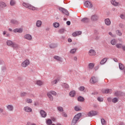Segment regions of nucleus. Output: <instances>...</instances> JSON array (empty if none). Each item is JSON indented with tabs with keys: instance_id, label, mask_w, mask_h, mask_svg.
Instances as JSON below:
<instances>
[{
	"instance_id": "obj_50",
	"label": "nucleus",
	"mask_w": 125,
	"mask_h": 125,
	"mask_svg": "<svg viewBox=\"0 0 125 125\" xmlns=\"http://www.w3.org/2000/svg\"><path fill=\"white\" fill-rule=\"evenodd\" d=\"M116 34L118 36H122V32L119 30L116 31Z\"/></svg>"
},
{
	"instance_id": "obj_7",
	"label": "nucleus",
	"mask_w": 125,
	"mask_h": 125,
	"mask_svg": "<svg viewBox=\"0 0 125 125\" xmlns=\"http://www.w3.org/2000/svg\"><path fill=\"white\" fill-rule=\"evenodd\" d=\"M97 111H94V110H92L89 111L87 115L89 117H93L94 116H96L97 115Z\"/></svg>"
},
{
	"instance_id": "obj_37",
	"label": "nucleus",
	"mask_w": 125,
	"mask_h": 125,
	"mask_svg": "<svg viewBox=\"0 0 125 125\" xmlns=\"http://www.w3.org/2000/svg\"><path fill=\"white\" fill-rule=\"evenodd\" d=\"M78 101H79L80 102H83V101H84V99L83 98V97H82V96H80L77 98Z\"/></svg>"
},
{
	"instance_id": "obj_64",
	"label": "nucleus",
	"mask_w": 125,
	"mask_h": 125,
	"mask_svg": "<svg viewBox=\"0 0 125 125\" xmlns=\"http://www.w3.org/2000/svg\"><path fill=\"white\" fill-rule=\"evenodd\" d=\"M33 125V123H31L30 122H28L27 123V125Z\"/></svg>"
},
{
	"instance_id": "obj_24",
	"label": "nucleus",
	"mask_w": 125,
	"mask_h": 125,
	"mask_svg": "<svg viewBox=\"0 0 125 125\" xmlns=\"http://www.w3.org/2000/svg\"><path fill=\"white\" fill-rule=\"evenodd\" d=\"M42 22L41 21L38 20L36 22V26H37L38 28H40L42 26Z\"/></svg>"
},
{
	"instance_id": "obj_1",
	"label": "nucleus",
	"mask_w": 125,
	"mask_h": 125,
	"mask_svg": "<svg viewBox=\"0 0 125 125\" xmlns=\"http://www.w3.org/2000/svg\"><path fill=\"white\" fill-rule=\"evenodd\" d=\"M81 117H82V113H79L77 115H76L72 121L71 125H76V124L78 123V121H79V120L81 119Z\"/></svg>"
},
{
	"instance_id": "obj_48",
	"label": "nucleus",
	"mask_w": 125,
	"mask_h": 125,
	"mask_svg": "<svg viewBox=\"0 0 125 125\" xmlns=\"http://www.w3.org/2000/svg\"><path fill=\"white\" fill-rule=\"evenodd\" d=\"M74 110L75 111H81V108L80 106H76L74 107Z\"/></svg>"
},
{
	"instance_id": "obj_42",
	"label": "nucleus",
	"mask_w": 125,
	"mask_h": 125,
	"mask_svg": "<svg viewBox=\"0 0 125 125\" xmlns=\"http://www.w3.org/2000/svg\"><path fill=\"white\" fill-rule=\"evenodd\" d=\"M115 46H116V47L117 48H122V47L123 46V44H122V43H117L115 45Z\"/></svg>"
},
{
	"instance_id": "obj_43",
	"label": "nucleus",
	"mask_w": 125,
	"mask_h": 125,
	"mask_svg": "<svg viewBox=\"0 0 125 125\" xmlns=\"http://www.w3.org/2000/svg\"><path fill=\"white\" fill-rule=\"evenodd\" d=\"M101 121L102 125H106V120H105V119L103 118L101 119Z\"/></svg>"
},
{
	"instance_id": "obj_35",
	"label": "nucleus",
	"mask_w": 125,
	"mask_h": 125,
	"mask_svg": "<svg viewBox=\"0 0 125 125\" xmlns=\"http://www.w3.org/2000/svg\"><path fill=\"white\" fill-rule=\"evenodd\" d=\"M76 51H77V48H73L70 50V53H71V54H75Z\"/></svg>"
},
{
	"instance_id": "obj_4",
	"label": "nucleus",
	"mask_w": 125,
	"mask_h": 125,
	"mask_svg": "<svg viewBox=\"0 0 125 125\" xmlns=\"http://www.w3.org/2000/svg\"><path fill=\"white\" fill-rule=\"evenodd\" d=\"M84 5L85 7H87V8H92L93 6L92 3L89 1H85L84 3Z\"/></svg>"
},
{
	"instance_id": "obj_17",
	"label": "nucleus",
	"mask_w": 125,
	"mask_h": 125,
	"mask_svg": "<svg viewBox=\"0 0 125 125\" xmlns=\"http://www.w3.org/2000/svg\"><path fill=\"white\" fill-rule=\"evenodd\" d=\"M104 23L106 26H110L111 25V21L110 19H105L104 20Z\"/></svg>"
},
{
	"instance_id": "obj_8",
	"label": "nucleus",
	"mask_w": 125,
	"mask_h": 125,
	"mask_svg": "<svg viewBox=\"0 0 125 125\" xmlns=\"http://www.w3.org/2000/svg\"><path fill=\"white\" fill-rule=\"evenodd\" d=\"M98 19H99V16L97 15H93L91 17V20L92 21H98Z\"/></svg>"
},
{
	"instance_id": "obj_55",
	"label": "nucleus",
	"mask_w": 125,
	"mask_h": 125,
	"mask_svg": "<svg viewBox=\"0 0 125 125\" xmlns=\"http://www.w3.org/2000/svg\"><path fill=\"white\" fill-rule=\"evenodd\" d=\"M120 28H123L125 27V25L123 23H120L119 25Z\"/></svg>"
},
{
	"instance_id": "obj_47",
	"label": "nucleus",
	"mask_w": 125,
	"mask_h": 125,
	"mask_svg": "<svg viewBox=\"0 0 125 125\" xmlns=\"http://www.w3.org/2000/svg\"><path fill=\"white\" fill-rule=\"evenodd\" d=\"M53 25L55 27V28H58V27H59V23L58 22H55L53 23Z\"/></svg>"
},
{
	"instance_id": "obj_63",
	"label": "nucleus",
	"mask_w": 125,
	"mask_h": 125,
	"mask_svg": "<svg viewBox=\"0 0 125 125\" xmlns=\"http://www.w3.org/2000/svg\"><path fill=\"white\" fill-rule=\"evenodd\" d=\"M113 60L115 61V62H118V59L117 58H114Z\"/></svg>"
},
{
	"instance_id": "obj_18",
	"label": "nucleus",
	"mask_w": 125,
	"mask_h": 125,
	"mask_svg": "<svg viewBox=\"0 0 125 125\" xmlns=\"http://www.w3.org/2000/svg\"><path fill=\"white\" fill-rule=\"evenodd\" d=\"M14 33H19L21 34L23 32V29L22 28H16L14 30Z\"/></svg>"
},
{
	"instance_id": "obj_6",
	"label": "nucleus",
	"mask_w": 125,
	"mask_h": 125,
	"mask_svg": "<svg viewBox=\"0 0 125 125\" xmlns=\"http://www.w3.org/2000/svg\"><path fill=\"white\" fill-rule=\"evenodd\" d=\"M59 10H60V11L63 13V14H65L67 16H69V12L68 11V10H67V9L62 7H60Z\"/></svg>"
},
{
	"instance_id": "obj_51",
	"label": "nucleus",
	"mask_w": 125,
	"mask_h": 125,
	"mask_svg": "<svg viewBox=\"0 0 125 125\" xmlns=\"http://www.w3.org/2000/svg\"><path fill=\"white\" fill-rule=\"evenodd\" d=\"M65 32V29L62 28L59 30L60 34H63Z\"/></svg>"
},
{
	"instance_id": "obj_5",
	"label": "nucleus",
	"mask_w": 125,
	"mask_h": 125,
	"mask_svg": "<svg viewBox=\"0 0 125 125\" xmlns=\"http://www.w3.org/2000/svg\"><path fill=\"white\" fill-rule=\"evenodd\" d=\"M28 65H30V61L28 60H25L21 64V67H23L24 68H26Z\"/></svg>"
},
{
	"instance_id": "obj_62",
	"label": "nucleus",
	"mask_w": 125,
	"mask_h": 125,
	"mask_svg": "<svg viewBox=\"0 0 125 125\" xmlns=\"http://www.w3.org/2000/svg\"><path fill=\"white\" fill-rule=\"evenodd\" d=\"M68 42H72V39L69 38V39H68Z\"/></svg>"
},
{
	"instance_id": "obj_44",
	"label": "nucleus",
	"mask_w": 125,
	"mask_h": 125,
	"mask_svg": "<svg viewBox=\"0 0 125 125\" xmlns=\"http://www.w3.org/2000/svg\"><path fill=\"white\" fill-rule=\"evenodd\" d=\"M57 109L59 111V112H63V111H64V109H63V107L61 106H58L57 107Z\"/></svg>"
},
{
	"instance_id": "obj_52",
	"label": "nucleus",
	"mask_w": 125,
	"mask_h": 125,
	"mask_svg": "<svg viewBox=\"0 0 125 125\" xmlns=\"http://www.w3.org/2000/svg\"><path fill=\"white\" fill-rule=\"evenodd\" d=\"M97 100L99 102H102V101H103V98L100 97H98Z\"/></svg>"
},
{
	"instance_id": "obj_29",
	"label": "nucleus",
	"mask_w": 125,
	"mask_h": 125,
	"mask_svg": "<svg viewBox=\"0 0 125 125\" xmlns=\"http://www.w3.org/2000/svg\"><path fill=\"white\" fill-rule=\"evenodd\" d=\"M106 62H107V58H104L101 61L100 64L101 65H104Z\"/></svg>"
},
{
	"instance_id": "obj_46",
	"label": "nucleus",
	"mask_w": 125,
	"mask_h": 125,
	"mask_svg": "<svg viewBox=\"0 0 125 125\" xmlns=\"http://www.w3.org/2000/svg\"><path fill=\"white\" fill-rule=\"evenodd\" d=\"M119 99L117 98H114L112 99V102H113V103H117Z\"/></svg>"
},
{
	"instance_id": "obj_27",
	"label": "nucleus",
	"mask_w": 125,
	"mask_h": 125,
	"mask_svg": "<svg viewBox=\"0 0 125 125\" xmlns=\"http://www.w3.org/2000/svg\"><path fill=\"white\" fill-rule=\"evenodd\" d=\"M69 96L71 97H74L76 95V91L75 90H72L69 92Z\"/></svg>"
},
{
	"instance_id": "obj_36",
	"label": "nucleus",
	"mask_w": 125,
	"mask_h": 125,
	"mask_svg": "<svg viewBox=\"0 0 125 125\" xmlns=\"http://www.w3.org/2000/svg\"><path fill=\"white\" fill-rule=\"evenodd\" d=\"M110 43L111 44H112V45H115V44L117 43V40H116V39H112Z\"/></svg>"
},
{
	"instance_id": "obj_16",
	"label": "nucleus",
	"mask_w": 125,
	"mask_h": 125,
	"mask_svg": "<svg viewBox=\"0 0 125 125\" xmlns=\"http://www.w3.org/2000/svg\"><path fill=\"white\" fill-rule=\"evenodd\" d=\"M112 91H113L111 89H106L102 90V92H103V93H109V94H111Z\"/></svg>"
},
{
	"instance_id": "obj_26",
	"label": "nucleus",
	"mask_w": 125,
	"mask_h": 125,
	"mask_svg": "<svg viewBox=\"0 0 125 125\" xmlns=\"http://www.w3.org/2000/svg\"><path fill=\"white\" fill-rule=\"evenodd\" d=\"M111 3L115 6H118V5H119V2H117L116 0H111Z\"/></svg>"
},
{
	"instance_id": "obj_34",
	"label": "nucleus",
	"mask_w": 125,
	"mask_h": 125,
	"mask_svg": "<svg viewBox=\"0 0 125 125\" xmlns=\"http://www.w3.org/2000/svg\"><path fill=\"white\" fill-rule=\"evenodd\" d=\"M59 82V79H57L51 82V84H56Z\"/></svg>"
},
{
	"instance_id": "obj_19",
	"label": "nucleus",
	"mask_w": 125,
	"mask_h": 125,
	"mask_svg": "<svg viewBox=\"0 0 125 125\" xmlns=\"http://www.w3.org/2000/svg\"><path fill=\"white\" fill-rule=\"evenodd\" d=\"M14 43V42H13L10 40H7L6 41L7 45H8V46H11V47H12V46L13 45Z\"/></svg>"
},
{
	"instance_id": "obj_56",
	"label": "nucleus",
	"mask_w": 125,
	"mask_h": 125,
	"mask_svg": "<svg viewBox=\"0 0 125 125\" xmlns=\"http://www.w3.org/2000/svg\"><path fill=\"white\" fill-rule=\"evenodd\" d=\"M108 34H109V36H111V37H116V36L115 35L113 34V33H112V32H109Z\"/></svg>"
},
{
	"instance_id": "obj_49",
	"label": "nucleus",
	"mask_w": 125,
	"mask_h": 125,
	"mask_svg": "<svg viewBox=\"0 0 125 125\" xmlns=\"http://www.w3.org/2000/svg\"><path fill=\"white\" fill-rule=\"evenodd\" d=\"M84 86H80L79 89L80 91H83L84 90Z\"/></svg>"
},
{
	"instance_id": "obj_2",
	"label": "nucleus",
	"mask_w": 125,
	"mask_h": 125,
	"mask_svg": "<svg viewBox=\"0 0 125 125\" xmlns=\"http://www.w3.org/2000/svg\"><path fill=\"white\" fill-rule=\"evenodd\" d=\"M22 5L24 6V7H26V8H28L31 10H36V7L33 6L32 5L28 3L23 2Z\"/></svg>"
},
{
	"instance_id": "obj_22",
	"label": "nucleus",
	"mask_w": 125,
	"mask_h": 125,
	"mask_svg": "<svg viewBox=\"0 0 125 125\" xmlns=\"http://www.w3.org/2000/svg\"><path fill=\"white\" fill-rule=\"evenodd\" d=\"M11 23H12V24H14V25H19L20 24L19 21L16 20H12Z\"/></svg>"
},
{
	"instance_id": "obj_28",
	"label": "nucleus",
	"mask_w": 125,
	"mask_h": 125,
	"mask_svg": "<svg viewBox=\"0 0 125 125\" xmlns=\"http://www.w3.org/2000/svg\"><path fill=\"white\" fill-rule=\"evenodd\" d=\"M50 48H55L57 47V43H51L49 44Z\"/></svg>"
},
{
	"instance_id": "obj_45",
	"label": "nucleus",
	"mask_w": 125,
	"mask_h": 125,
	"mask_svg": "<svg viewBox=\"0 0 125 125\" xmlns=\"http://www.w3.org/2000/svg\"><path fill=\"white\" fill-rule=\"evenodd\" d=\"M26 95H28V93L26 92H22L21 93V97H24V96H26Z\"/></svg>"
},
{
	"instance_id": "obj_57",
	"label": "nucleus",
	"mask_w": 125,
	"mask_h": 125,
	"mask_svg": "<svg viewBox=\"0 0 125 125\" xmlns=\"http://www.w3.org/2000/svg\"><path fill=\"white\" fill-rule=\"evenodd\" d=\"M120 18H121V19H125V15H124L123 14L121 15Z\"/></svg>"
},
{
	"instance_id": "obj_59",
	"label": "nucleus",
	"mask_w": 125,
	"mask_h": 125,
	"mask_svg": "<svg viewBox=\"0 0 125 125\" xmlns=\"http://www.w3.org/2000/svg\"><path fill=\"white\" fill-rule=\"evenodd\" d=\"M123 50H124V51H125V45H122V48Z\"/></svg>"
},
{
	"instance_id": "obj_60",
	"label": "nucleus",
	"mask_w": 125,
	"mask_h": 125,
	"mask_svg": "<svg viewBox=\"0 0 125 125\" xmlns=\"http://www.w3.org/2000/svg\"><path fill=\"white\" fill-rule=\"evenodd\" d=\"M107 101L108 102H111V101H112V99H111V98H107Z\"/></svg>"
},
{
	"instance_id": "obj_20",
	"label": "nucleus",
	"mask_w": 125,
	"mask_h": 125,
	"mask_svg": "<svg viewBox=\"0 0 125 125\" xmlns=\"http://www.w3.org/2000/svg\"><path fill=\"white\" fill-rule=\"evenodd\" d=\"M81 22L83 23H88L89 19L88 18H83L81 20Z\"/></svg>"
},
{
	"instance_id": "obj_23",
	"label": "nucleus",
	"mask_w": 125,
	"mask_h": 125,
	"mask_svg": "<svg viewBox=\"0 0 125 125\" xmlns=\"http://www.w3.org/2000/svg\"><path fill=\"white\" fill-rule=\"evenodd\" d=\"M6 71V67H5V66H2L1 68V74L4 75Z\"/></svg>"
},
{
	"instance_id": "obj_14",
	"label": "nucleus",
	"mask_w": 125,
	"mask_h": 125,
	"mask_svg": "<svg viewBox=\"0 0 125 125\" xmlns=\"http://www.w3.org/2000/svg\"><path fill=\"white\" fill-rule=\"evenodd\" d=\"M40 114L42 118H45L46 117V112L43 110H40Z\"/></svg>"
},
{
	"instance_id": "obj_12",
	"label": "nucleus",
	"mask_w": 125,
	"mask_h": 125,
	"mask_svg": "<svg viewBox=\"0 0 125 125\" xmlns=\"http://www.w3.org/2000/svg\"><path fill=\"white\" fill-rule=\"evenodd\" d=\"M12 47H13V49H19V48H20V45H19L17 43L14 42Z\"/></svg>"
},
{
	"instance_id": "obj_41",
	"label": "nucleus",
	"mask_w": 125,
	"mask_h": 125,
	"mask_svg": "<svg viewBox=\"0 0 125 125\" xmlns=\"http://www.w3.org/2000/svg\"><path fill=\"white\" fill-rule=\"evenodd\" d=\"M16 3V1H15V0H11L10 2V4L12 6L15 5Z\"/></svg>"
},
{
	"instance_id": "obj_38",
	"label": "nucleus",
	"mask_w": 125,
	"mask_h": 125,
	"mask_svg": "<svg viewBox=\"0 0 125 125\" xmlns=\"http://www.w3.org/2000/svg\"><path fill=\"white\" fill-rule=\"evenodd\" d=\"M46 125H50L52 124V121L50 119H48L46 121Z\"/></svg>"
},
{
	"instance_id": "obj_30",
	"label": "nucleus",
	"mask_w": 125,
	"mask_h": 125,
	"mask_svg": "<svg viewBox=\"0 0 125 125\" xmlns=\"http://www.w3.org/2000/svg\"><path fill=\"white\" fill-rule=\"evenodd\" d=\"M6 6V4L3 2H0V9Z\"/></svg>"
},
{
	"instance_id": "obj_53",
	"label": "nucleus",
	"mask_w": 125,
	"mask_h": 125,
	"mask_svg": "<svg viewBox=\"0 0 125 125\" xmlns=\"http://www.w3.org/2000/svg\"><path fill=\"white\" fill-rule=\"evenodd\" d=\"M121 94V92L120 91H117L115 93V96H119Z\"/></svg>"
},
{
	"instance_id": "obj_10",
	"label": "nucleus",
	"mask_w": 125,
	"mask_h": 125,
	"mask_svg": "<svg viewBox=\"0 0 125 125\" xmlns=\"http://www.w3.org/2000/svg\"><path fill=\"white\" fill-rule=\"evenodd\" d=\"M88 53L90 56H95V55H96V52H95V50L93 49H90Z\"/></svg>"
},
{
	"instance_id": "obj_11",
	"label": "nucleus",
	"mask_w": 125,
	"mask_h": 125,
	"mask_svg": "<svg viewBox=\"0 0 125 125\" xmlns=\"http://www.w3.org/2000/svg\"><path fill=\"white\" fill-rule=\"evenodd\" d=\"M90 82L91 83H97V82H98V79H97V78L95 77H93L91 78Z\"/></svg>"
},
{
	"instance_id": "obj_3",
	"label": "nucleus",
	"mask_w": 125,
	"mask_h": 125,
	"mask_svg": "<svg viewBox=\"0 0 125 125\" xmlns=\"http://www.w3.org/2000/svg\"><path fill=\"white\" fill-rule=\"evenodd\" d=\"M51 94H52V95L55 96L57 94L56 92L54 91H51L50 92H48L47 94V95L48 97L49 98L50 101H53V97L52 96V95H51Z\"/></svg>"
},
{
	"instance_id": "obj_13",
	"label": "nucleus",
	"mask_w": 125,
	"mask_h": 125,
	"mask_svg": "<svg viewBox=\"0 0 125 125\" xmlns=\"http://www.w3.org/2000/svg\"><path fill=\"white\" fill-rule=\"evenodd\" d=\"M6 108L8 110V111H9L10 112H12L14 109V107L13 105L9 104L6 106Z\"/></svg>"
},
{
	"instance_id": "obj_25",
	"label": "nucleus",
	"mask_w": 125,
	"mask_h": 125,
	"mask_svg": "<svg viewBox=\"0 0 125 125\" xmlns=\"http://www.w3.org/2000/svg\"><path fill=\"white\" fill-rule=\"evenodd\" d=\"M54 59H55V60H57V61H59V62H62V58L58 56H55L54 57Z\"/></svg>"
},
{
	"instance_id": "obj_58",
	"label": "nucleus",
	"mask_w": 125,
	"mask_h": 125,
	"mask_svg": "<svg viewBox=\"0 0 125 125\" xmlns=\"http://www.w3.org/2000/svg\"><path fill=\"white\" fill-rule=\"evenodd\" d=\"M66 24L67 25H68V26H70L71 25V21H66Z\"/></svg>"
},
{
	"instance_id": "obj_21",
	"label": "nucleus",
	"mask_w": 125,
	"mask_h": 125,
	"mask_svg": "<svg viewBox=\"0 0 125 125\" xmlns=\"http://www.w3.org/2000/svg\"><path fill=\"white\" fill-rule=\"evenodd\" d=\"M80 35H82L81 31H76L72 33L73 37H77V36H80Z\"/></svg>"
},
{
	"instance_id": "obj_32",
	"label": "nucleus",
	"mask_w": 125,
	"mask_h": 125,
	"mask_svg": "<svg viewBox=\"0 0 125 125\" xmlns=\"http://www.w3.org/2000/svg\"><path fill=\"white\" fill-rule=\"evenodd\" d=\"M36 84H37V85H42V84H43V82L41 80H38L36 82Z\"/></svg>"
},
{
	"instance_id": "obj_33",
	"label": "nucleus",
	"mask_w": 125,
	"mask_h": 125,
	"mask_svg": "<svg viewBox=\"0 0 125 125\" xmlns=\"http://www.w3.org/2000/svg\"><path fill=\"white\" fill-rule=\"evenodd\" d=\"M62 85L64 88H66V89H68V88H69V85H68V84L67 83H63L62 84Z\"/></svg>"
},
{
	"instance_id": "obj_31",
	"label": "nucleus",
	"mask_w": 125,
	"mask_h": 125,
	"mask_svg": "<svg viewBox=\"0 0 125 125\" xmlns=\"http://www.w3.org/2000/svg\"><path fill=\"white\" fill-rule=\"evenodd\" d=\"M94 65V63H90L88 64V67L90 70H92V69H93Z\"/></svg>"
},
{
	"instance_id": "obj_39",
	"label": "nucleus",
	"mask_w": 125,
	"mask_h": 125,
	"mask_svg": "<svg viewBox=\"0 0 125 125\" xmlns=\"http://www.w3.org/2000/svg\"><path fill=\"white\" fill-rule=\"evenodd\" d=\"M25 101L28 104H31V103H33V101L31 99H26L25 100Z\"/></svg>"
},
{
	"instance_id": "obj_40",
	"label": "nucleus",
	"mask_w": 125,
	"mask_h": 125,
	"mask_svg": "<svg viewBox=\"0 0 125 125\" xmlns=\"http://www.w3.org/2000/svg\"><path fill=\"white\" fill-rule=\"evenodd\" d=\"M119 67L120 70H124L125 69V66L122 63L119 64Z\"/></svg>"
},
{
	"instance_id": "obj_9",
	"label": "nucleus",
	"mask_w": 125,
	"mask_h": 125,
	"mask_svg": "<svg viewBox=\"0 0 125 125\" xmlns=\"http://www.w3.org/2000/svg\"><path fill=\"white\" fill-rule=\"evenodd\" d=\"M24 39L27 40V41H32L33 37L30 34H26L24 36Z\"/></svg>"
},
{
	"instance_id": "obj_15",
	"label": "nucleus",
	"mask_w": 125,
	"mask_h": 125,
	"mask_svg": "<svg viewBox=\"0 0 125 125\" xmlns=\"http://www.w3.org/2000/svg\"><path fill=\"white\" fill-rule=\"evenodd\" d=\"M23 110L25 111V112H27V113L32 112V109L29 106H25L23 108Z\"/></svg>"
},
{
	"instance_id": "obj_61",
	"label": "nucleus",
	"mask_w": 125,
	"mask_h": 125,
	"mask_svg": "<svg viewBox=\"0 0 125 125\" xmlns=\"http://www.w3.org/2000/svg\"><path fill=\"white\" fill-rule=\"evenodd\" d=\"M73 59L74 61H77L78 58L76 56L74 57Z\"/></svg>"
},
{
	"instance_id": "obj_54",
	"label": "nucleus",
	"mask_w": 125,
	"mask_h": 125,
	"mask_svg": "<svg viewBox=\"0 0 125 125\" xmlns=\"http://www.w3.org/2000/svg\"><path fill=\"white\" fill-rule=\"evenodd\" d=\"M62 115L63 116V117H65V118H67V117H68V115L65 112H62Z\"/></svg>"
}]
</instances>
